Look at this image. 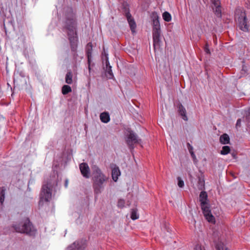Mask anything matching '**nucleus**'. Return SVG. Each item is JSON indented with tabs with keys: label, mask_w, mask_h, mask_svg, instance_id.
<instances>
[{
	"label": "nucleus",
	"mask_w": 250,
	"mask_h": 250,
	"mask_svg": "<svg viewBox=\"0 0 250 250\" xmlns=\"http://www.w3.org/2000/svg\"><path fill=\"white\" fill-rule=\"evenodd\" d=\"M76 21L75 13L71 8H68L66 11L65 28L67 30L71 51L77 50L78 38L76 32Z\"/></svg>",
	"instance_id": "1"
},
{
	"label": "nucleus",
	"mask_w": 250,
	"mask_h": 250,
	"mask_svg": "<svg viewBox=\"0 0 250 250\" xmlns=\"http://www.w3.org/2000/svg\"><path fill=\"white\" fill-rule=\"evenodd\" d=\"M93 180V187L94 192L98 194L102 192L104 188L105 184L108 180V177L104 174L100 168L97 166L92 167Z\"/></svg>",
	"instance_id": "2"
},
{
	"label": "nucleus",
	"mask_w": 250,
	"mask_h": 250,
	"mask_svg": "<svg viewBox=\"0 0 250 250\" xmlns=\"http://www.w3.org/2000/svg\"><path fill=\"white\" fill-rule=\"evenodd\" d=\"M199 198L201 208L206 219L208 222L215 223V218L212 215L209 207L207 203L208 195L207 192L206 191H202L200 194Z\"/></svg>",
	"instance_id": "3"
},
{
	"label": "nucleus",
	"mask_w": 250,
	"mask_h": 250,
	"mask_svg": "<svg viewBox=\"0 0 250 250\" xmlns=\"http://www.w3.org/2000/svg\"><path fill=\"white\" fill-rule=\"evenodd\" d=\"M14 228L18 232L26 233L31 236L34 235L36 231L28 218H26L19 225H14Z\"/></svg>",
	"instance_id": "4"
},
{
	"label": "nucleus",
	"mask_w": 250,
	"mask_h": 250,
	"mask_svg": "<svg viewBox=\"0 0 250 250\" xmlns=\"http://www.w3.org/2000/svg\"><path fill=\"white\" fill-rule=\"evenodd\" d=\"M235 18L237 21L240 29L243 31H248V26L247 24V18L245 13L241 8L236 9Z\"/></svg>",
	"instance_id": "5"
},
{
	"label": "nucleus",
	"mask_w": 250,
	"mask_h": 250,
	"mask_svg": "<svg viewBox=\"0 0 250 250\" xmlns=\"http://www.w3.org/2000/svg\"><path fill=\"white\" fill-rule=\"evenodd\" d=\"M56 183L55 181L43 184L40 194V203L43 201L48 202L52 197V187Z\"/></svg>",
	"instance_id": "6"
},
{
	"label": "nucleus",
	"mask_w": 250,
	"mask_h": 250,
	"mask_svg": "<svg viewBox=\"0 0 250 250\" xmlns=\"http://www.w3.org/2000/svg\"><path fill=\"white\" fill-rule=\"evenodd\" d=\"M125 141L129 148L133 149L134 145L139 143L140 140L138 139V136L134 132L130 131L126 135Z\"/></svg>",
	"instance_id": "7"
},
{
	"label": "nucleus",
	"mask_w": 250,
	"mask_h": 250,
	"mask_svg": "<svg viewBox=\"0 0 250 250\" xmlns=\"http://www.w3.org/2000/svg\"><path fill=\"white\" fill-rule=\"evenodd\" d=\"M86 246L85 242L83 240L76 241L67 249V250H84Z\"/></svg>",
	"instance_id": "8"
},
{
	"label": "nucleus",
	"mask_w": 250,
	"mask_h": 250,
	"mask_svg": "<svg viewBox=\"0 0 250 250\" xmlns=\"http://www.w3.org/2000/svg\"><path fill=\"white\" fill-rule=\"evenodd\" d=\"M79 168L82 175L85 178H89L90 177V168L86 163H81L79 165Z\"/></svg>",
	"instance_id": "9"
},
{
	"label": "nucleus",
	"mask_w": 250,
	"mask_h": 250,
	"mask_svg": "<svg viewBox=\"0 0 250 250\" xmlns=\"http://www.w3.org/2000/svg\"><path fill=\"white\" fill-rule=\"evenodd\" d=\"M161 30L160 28H153L152 35L153 45L154 47L156 45H159L160 41Z\"/></svg>",
	"instance_id": "10"
},
{
	"label": "nucleus",
	"mask_w": 250,
	"mask_h": 250,
	"mask_svg": "<svg viewBox=\"0 0 250 250\" xmlns=\"http://www.w3.org/2000/svg\"><path fill=\"white\" fill-rule=\"evenodd\" d=\"M125 16L127 19V21L129 23L130 29L133 33L135 32V29L136 27V23L132 18L131 15L129 12L125 13Z\"/></svg>",
	"instance_id": "11"
},
{
	"label": "nucleus",
	"mask_w": 250,
	"mask_h": 250,
	"mask_svg": "<svg viewBox=\"0 0 250 250\" xmlns=\"http://www.w3.org/2000/svg\"><path fill=\"white\" fill-rule=\"evenodd\" d=\"M92 44L91 42H89L87 43L86 45V54L88 59V69L89 73L90 72L91 68H90V60L91 58V54H92Z\"/></svg>",
	"instance_id": "12"
},
{
	"label": "nucleus",
	"mask_w": 250,
	"mask_h": 250,
	"mask_svg": "<svg viewBox=\"0 0 250 250\" xmlns=\"http://www.w3.org/2000/svg\"><path fill=\"white\" fill-rule=\"evenodd\" d=\"M105 65H106L105 71H106V73H107V74H106L107 77H108L109 79H111L113 77V74L112 73V71L111 70V66L110 65L107 56H106Z\"/></svg>",
	"instance_id": "13"
},
{
	"label": "nucleus",
	"mask_w": 250,
	"mask_h": 250,
	"mask_svg": "<svg viewBox=\"0 0 250 250\" xmlns=\"http://www.w3.org/2000/svg\"><path fill=\"white\" fill-rule=\"evenodd\" d=\"M222 241V239L221 238H218L217 241L215 242V248L216 250H228Z\"/></svg>",
	"instance_id": "14"
},
{
	"label": "nucleus",
	"mask_w": 250,
	"mask_h": 250,
	"mask_svg": "<svg viewBox=\"0 0 250 250\" xmlns=\"http://www.w3.org/2000/svg\"><path fill=\"white\" fill-rule=\"evenodd\" d=\"M121 175V172L118 167H115L112 169V177L115 182L118 179V177Z\"/></svg>",
	"instance_id": "15"
},
{
	"label": "nucleus",
	"mask_w": 250,
	"mask_h": 250,
	"mask_svg": "<svg viewBox=\"0 0 250 250\" xmlns=\"http://www.w3.org/2000/svg\"><path fill=\"white\" fill-rule=\"evenodd\" d=\"M178 111L182 119L185 121H188V118L186 115V110L182 104L179 105Z\"/></svg>",
	"instance_id": "16"
},
{
	"label": "nucleus",
	"mask_w": 250,
	"mask_h": 250,
	"mask_svg": "<svg viewBox=\"0 0 250 250\" xmlns=\"http://www.w3.org/2000/svg\"><path fill=\"white\" fill-rule=\"evenodd\" d=\"M101 121L104 123H107L110 121V116L108 113L104 112L102 113L100 116Z\"/></svg>",
	"instance_id": "17"
},
{
	"label": "nucleus",
	"mask_w": 250,
	"mask_h": 250,
	"mask_svg": "<svg viewBox=\"0 0 250 250\" xmlns=\"http://www.w3.org/2000/svg\"><path fill=\"white\" fill-rule=\"evenodd\" d=\"M153 28H160L159 17L156 14H153Z\"/></svg>",
	"instance_id": "18"
},
{
	"label": "nucleus",
	"mask_w": 250,
	"mask_h": 250,
	"mask_svg": "<svg viewBox=\"0 0 250 250\" xmlns=\"http://www.w3.org/2000/svg\"><path fill=\"white\" fill-rule=\"evenodd\" d=\"M220 142L222 144H228L229 143V137L227 134H224L220 137Z\"/></svg>",
	"instance_id": "19"
},
{
	"label": "nucleus",
	"mask_w": 250,
	"mask_h": 250,
	"mask_svg": "<svg viewBox=\"0 0 250 250\" xmlns=\"http://www.w3.org/2000/svg\"><path fill=\"white\" fill-rule=\"evenodd\" d=\"M72 77L73 75L72 72L70 71L68 72L66 74L65 78L66 83L67 84H71L73 82Z\"/></svg>",
	"instance_id": "20"
},
{
	"label": "nucleus",
	"mask_w": 250,
	"mask_h": 250,
	"mask_svg": "<svg viewBox=\"0 0 250 250\" xmlns=\"http://www.w3.org/2000/svg\"><path fill=\"white\" fill-rule=\"evenodd\" d=\"M72 89L71 87L68 85H64L62 87V94L66 95L68 93L71 92Z\"/></svg>",
	"instance_id": "21"
},
{
	"label": "nucleus",
	"mask_w": 250,
	"mask_h": 250,
	"mask_svg": "<svg viewBox=\"0 0 250 250\" xmlns=\"http://www.w3.org/2000/svg\"><path fill=\"white\" fill-rule=\"evenodd\" d=\"M5 190L3 188H0V204L2 205L4 200Z\"/></svg>",
	"instance_id": "22"
},
{
	"label": "nucleus",
	"mask_w": 250,
	"mask_h": 250,
	"mask_svg": "<svg viewBox=\"0 0 250 250\" xmlns=\"http://www.w3.org/2000/svg\"><path fill=\"white\" fill-rule=\"evenodd\" d=\"M139 218V214L137 213V210L135 208L131 209V218L134 220Z\"/></svg>",
	"instance_id": "23"
},
{
	"label": "nucleus",
	"mask_w": 250,
	"mask_h": 250,
	"mask_svg": "<svg viewBox=\"0 0 250 250\" xmlns=\"http://www.w3.org/2000/svg\"><path fill=\"white\" fill-rule=\"evenodd\" d=\"M163 19L167 22H169L171 20V16L168 12H165L163 14Z\"/></svg>",
	"instance_id": "24"
},
{
	"label": "nucleus",
	"mask_w": 250,
	"mask_h": 250,
	"mask_svg": "<svg viewBox=\"0 0 250 250\" xmlns=\"http://www.w3.org/2000/svg\"><path fill=\"white\" fill-rule=\"evenodd\" d=\"M214 7H215V8H213V9L214 10V12L215 15L218 17H221V9L220 5H219V6H216Z\"/></svg>",
	"instance_id": "25"
},
{
	"label": "nucleus",
	"mask_w": 250,
	"mask_h": 250,
	"mask_svg": "<svg viewBox=\"0 0 250 250\" xmlns=\"http://www.w3.org/2000/svg\"><path fill=\"white\" fill-rule=\"evenodd\" d=\"M230 151V147L228 146H224L222 149L221 150L220 153L222 155L228 154Z\"/></svg>",
	"instance_id": "26"
},
{
	"label": "nucleus",
	"mask_w": 250,
	"mask_h": 250,
	"mask_svg": "<svg viewBox=\"0 0 250 250\" xmlns=\"http://www.w3.org/2000/svg\"><path fill=\"white\" fill-rule=\"evenodd\" d=\"M193 250H206L204 246L201 244H197L194 247Z\"/></svg>",
	"instance_id": "27"
},
{
	"label": "nucleus",
	"mask_w": 250,
	"mask_h": 250,
	"mask_svg": "<svg viewBox=\"0 0 250 250\" xmlns=\"http://www.w3.org/2000/svg\"><path fill=\"white\" fill-rule=\"evenodd\" d=\"M178 180V186L179 188H183L184 186V181L180 177H178L177 178Z\"/></svg>",
	"instance_id": "28"
},
{
	"label": "nucleus",
	"mask_w": 250,
	"mask_h": 250,
	"mask_svg": "<svg viewBox=\"0 0 250 250\" xmlns=\"http://www.w3.org/2000/svg\"><path fill=\"white\" fill-rule=\"evenodd\" d=\"M125 202L123 199H120L118 202V206L120 208H123L125 206Z\"/></svg>",
	"instance_id": "29"
},
{
	"label": "nucleus",
	"mask_w": 250,
	"mask_h": 250,
	"mask_svg": "<svg viewBox=\"0 0 250 250\" xmlns=\"http://www.w3.org/2000/svg\"><path fill=\"white\" fill-rule=\"evenodd\" d=\"M246 119L248 122L250 123V107L246 112Z\"/></svg>",
	"instance_id": "30"
},
{
	"label": "nucleus",
	"mask_w": 250,
	"mask_h": 250,
	"mask_svg": "<svg viewBox=\"0 0 250 250\" xmlns=\"http://www.w3.org/2000/svg\"><path fill=\"white\" fill-rule=\"evenodd\" d=\"M212 4L214 6H219L220 5V1L219 0H211Z\"/></svg>",
	"instance_id": "31"
},
{
	"label": "nucleus",
	"mask_w": 250,
	"mask_h": 250,
	"mask_svg": "<svg viewBox=\"0 0 250 250\" xmlns=\"http://www.w3.org/2000/svg\"><path fill=\"white\" fill-rule=\"evenodd\" d=\"M190 155L193 159V161L194 163L196 164L197 162V160L195 154H194V152H192L191 154H190Z\"/></svg>",
	"instance_id": "32"
},
{
	"label": "nucleus",
	"mask_w": 250,
	"mask_h": 250,
	"mask_svg": "<svg viewBox=\"0 0 250 250\" xmlns=\"http://www.w3.org/2000/svg\"><path fill=\"white\" fill-rule=\"evenodd\" d=\"M241 125V119H239L237 120L236 124V127L237 128L240 127Z\"/></svg>",
	"instance_id": "33"
},
{
	"label": "nucleus",
	"mask_w": 250,
	"mask_h": 250,
	"mask_svg": "<svg viewBox=\"0 0 250 250\" xmlns=\"http://www.w3.org/2000/svg\"><path fill=\"white\" fill-rule=\"evenodd\" d=\"M188 148L189 152L190 154H191V152H193V147L191 145H190V144L189 143L188 144Z\"/></svg>",
	"instance_id": "34"
},
{
	"label": "nucleus",
	"mask_w": 250,
	"mask_h": 250,
	"mask_svg": "<svg viewBox=\"0 0 250 250\" xmlns=\"http://www.w3.org/2000/svg\"><path fill=\"white\" fill-rule=\"evenodd\" d=\"M205 52L208 53V54H209L210 53V51H209V48H208V46L207 44H206L205 47Z\"/></svg>",
	"instance_id": "35"
},
{
	"label": "nucleus",
	"mask_w": 250,
	"mask_h": 250,
	"mask_svg": "<svg viewBox=\"0 0 250 250\" xmlns=\"http://www.w3.org/2000/svg\"><path fill=\"white\" fill-rule=\"evenodd\" d=\"M191 223L193 224L194 225H195L196 224V221L194 219H192L191 221Z\"/></svg>",
	"instance_id": "36"
},
{
	"label": "nucleus",
	"mask_w": 250,
	"mask_h": 250,
	"mask_svg": "<svg viewBox=\"0 0 250 250\" xmlns=\"http://www.w3.org/2000/svg\"><path fill=\"white\" fill-rule=\"evenodd\" d=\"M67 185H68V180H65V188L67 187Z\"/></svg>",
	"instance_id": "37"
}]
</instances>
